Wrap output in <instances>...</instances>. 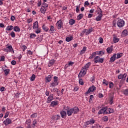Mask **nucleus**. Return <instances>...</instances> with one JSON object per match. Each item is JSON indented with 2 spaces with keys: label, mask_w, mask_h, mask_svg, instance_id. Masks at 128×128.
<instances>
[{
  "label": "nucleus",
  "mask_w": 128,
  "mask_h": 128,
  "mask_svg": "<svg viewBox=\"0 0 128 128\" xmlns=\"http://www.w3.org/2000/svg\"><path fill=\"white\" fill-rule=\"evenodd\" d=\"M84 32L86 34V36H88V34H90L92 32V28H91L90 29H89L88 30L85 29L84 30Z\"/></svg>",
  "instance_id": "11"
},
{
  "label": "nucleus",
  "mask_w": 128,
  "mask_h": 128,
  "mask_svg": "<svg viewBox=\"0 0 128 128\" xmlns=\"http://www.w3.org/2000/svg\"><path fill=\"white\" fill-rule=\"evenodd\" d=\"M96 56V52H93L92 55L90 56L89 58L90 60H92L94 58V56Z\"/></svg>",
  "instance_id": "19"
},
{
  "label": "nucleus",
  "mask_w": 128,
  "mask_h": 128,
  "mask_svg": "<svg viewBox=\"0 0 128 128\" xmlns=\"http://www.w3.org/2000/svg\"><path fill=\"white\" fill-rule=\"evenodd\" d=\"M85 74H86V69L83 68L80 72L78 76V78H82V76H84Z\"/></svg>",
  "instance_id": "4"
},
{
  "label": "nucleus",
  "mask_w": 128,
  "mask_h": 128,
  "mask_svg": "<svg viewBox=\"0 0 128 128\" xmlns=\"http://www.w3.org/2000/svg\"><path fill=\"white\" fill-rule=\"evenodd\" d=\"M26 46L23 45L22 47V50H23V52H24V50H26Z\"/></svg>",
  "instance_id": "52"
},
{
  "label": "nucleus",
  "mask_w": 128,
  "mask_h": 128,
  "mask_svg": "<svg viewBox=\"0 0 128 128\" xmlns=\"http://www.w3.org/2000/svg\"><path fill=\"white\" fill-rule=\"evenodd\" d=\"M112 86H114V83L112 82H110L109 84V88H112Z\"/></svg>",
  "instance_id": "59"
},
{
  "label": "nucleus",
  "mask_w": 128,
  "mask_h": 128,
  "mask_svg": "<svg viewBox=\"0 0 128 128\" xmlns=\"http://www.w3.org/2000/svg\"><path fill=\"white\" fill-rule=\"evenodd\" d=\"M62 22L60 20H59L56 23V26H57L58 28H62Z\"/></svg>",
  "instance_id": "13"
},
{
  "label": "nucleus",
  "mask_w": 128,
  "mask_h": 128,
  "mask_svg": "<svg viewBox=\"0 0 128 128\" xmlns=\"http://www.w3.org/2000/svg\"><path fill=\"white\" fill-rule=\"evenodd\" d=\"M20 94V93H17L15 94L14 98H18V96Z\"/></svg>",
  "instance_id": "62"
},
{
  "label": "nucleus",
  "mask_w": 128,
  "mask_h": 128,
  "mask_svg": "<svg viewBox=\"0 0 128 128\" xmlns=\"http://www.w3.org/2000/svg\"><path fill=\"white\" fill-rule=\"evenodd\" d=\"M128 30H124L122 32V36H128Z\"/></svg>",
  "instance_id": "16"
},
{
  "label": "nucleus",
  "mask_w": 128,
  "mask_h": 128,
  "mask_svg": "<svg viewBox=\"0 0 128 128\" xmlns=\"http://www.w3.org/2000/svg\"><path fill=\"white\" fill-rule=\"evenodd\" d=\"M116 54H114L110 58V62H114V60H116Z\"/></svg>",
  "instance_id": "20"
},
{
  "label": "nucleus",
  "mask_w": 128,
  "mask_h": 128,
  "mask_svg": "<svg viewBox=\"0 0 128 128\" xmlns=\"http://www.w3.org/2000/svg\"><path fill=\"white\" fill-rule=\"evenodd\" d=\"M7 48H8L10 50L9 52H14V51L12 50V46H8Z\"/></svg>",
  "instance_id": "43"
},
{
  "label": "nucleus",
  "mask_w": 128,
  "mask_h": 128,
  "mask_svg": "<svg viewBox=\"0 0 128 128\" xmlns=\"http://www.w3.org/2000/svg\"><path fill=\"white\" fill-rule=\"evenodd\" d=\"M40 12L42 14H46V9L45 7H42L40 8Z\"/></svg>",
  "instance_id": "21"
},
{
  "label": "nucleus",
  "mask_w": 128,
  "mask_h": 128,
  "mask_svg": "<svg viewBox=\"0 0 128 128\" xmlns=\"http://www.w3.org/2000/svg\"><path fill=\"white\" fill-rule=\"evenodd\" d=\"M107 50V52H108V54H110V52H112V48H108L106 49Z\"/></svg>",
  "instance_id": "37"
},
{
  "label": "nucleus",
  "mask_w": 128,
  "mask_h": 128,
  "mask_svg": "<svg viewBox=\"0 0 128 128\" xmlns=\"http://www.w3.org/2000/svg\"><path fill=\"white\" fill-rule=\"evenodd\" d=\"M34 80H36V75H34V74H33L32 75V76H31L30 80H31V82H34Z\"/></svg>",
  "instance_id": "36"
},
{
  "label": "nucleus",
  "mask_w": 128,
  "mask_h": 128,
  "mask_svg": "<svg viewBox=\"0 0 128 128\" xmlns=\"http://www.w3.org/2000/svg\"><path fill=\"white\" fill-rule=\"evenodd\" d=\"M122 53H118L116 58H122Z\"/></svg>",
  "instance_id": "40"
},
{
  "label": "nucleus",
  "mask_w": 128,
  "mask_h": 128,
  "mask_svg": "<svg viewBox=\"0 0 128 128\" xmlns=\"http://www.w3.org/2000/svg\"><path fill=\"white\" fill-rule=\"evenodd\" d=\"M52 100H54V97L52 96H50L48 98L47 100V102L50 103V102Z\"/></svg>",
  "instance_id": "17"
},
{
  "label": "nucleus",
  "mask_w": 128,
  "mask_h": 128,
  "mask_svg": "<svg viewBox=\"0 0 128 128\" xmlns=\"http://www.w3.org/2000/svg\"><path fill=\"white\" fill-rule=\"evenodd\" d=\"M10 36L12 38H15L16 37V34H14V32H12L10 33Z\"/></svg>",
  "instance_id": "54"
},
{
  "label": "nucleus",
  "mask_w": 128,
  "mask_h": 128,
  "mask_svg": "<svg viewBox=\"0 0 128 128\" xmlns=\"http://www.w3.org/2000/svg\"><path fill=\"white\" fill-rule=\"evenodd\" d=\"M60 114H61V116L62 118H66V112H64V111H61L60 112Z\"/></svg>",
  "instance_id": "14"
},
{
  "label": "nucleus",
  "mask_w": 128,
  "mask_h": 128,
  "mask_svg": "<svg viewBox=\"0 0 128 128\" xmlns=\"http://www.w3.org/2000/svg\"><path fill=\"white\" fill-rule=\"evenodd\" d=\"M58 104V101H53L51 102V106H56Z\"/></svg>",
  "instance_id": "22"
},
{
  "label": "nucleus",
  "mask_w": 128,
  "mask_h": 128,
  "mask_svg": "<svg viewBox=\"0 0 128 128\" xmlns=\"http://www.w3.org/2000/svg\"><path fill=\"white\" fill-rule=\"evenodd\" d=\"M10 20H11L14 22V20H16V18L14 17V16H12L11 18H10Z\"/></svg>",
  "instance_id": "58"
},
{
  "label": "nucleus",
  "mask_w": 128,
  "mask_h": 128,
  "mask_svg": "<svg viewBox=\"0 0 128 128\" xmlns=\"http://www.w3.org/2000/svg\"><path fill=\"white\" fill-rule=\"evenodd\" d=\"M82 16H84V14H80L79 15H78V16H77L78 20H82Z\"/></svg>",
  "instance_id": "26"
},
{
  "label": "nucleus",
  "mask_w": 128,
  "mask_h": 128,
  "mask_svg": "<svg viewBox=\"0 0 128 128\" xmlns=\"http://www.w3.org/2000/svg\"><path fill=\"white\" fill-rule=\"evenodd\" d=\"M106 114V107L102 108L98 112V114Z\"/></svg>",
  "instance_id": "6"
},
{
  "label": "nucleus",
  "mask_w": 128,
  "mask_h": 128,
  "mask_svg": "<svg viewBox=\"0 0 128 128\" xmlns=\"http://www.w3.org/2000/svg\"><path fill=\"white\" fill-rule=\"evenodd\" d=\"M11 64L12 66H14L16 64V60H12Z\"/></svg>",
  "instance_id": "60"
},
{
  "label": "nucleus",
  "mask_w": 128,
  "mask_h": 128,
  "mask_svg": "<svg viewBox=\"0 0 128 128\" xmlns=\"http://www.w3.org/2000/svg\"><path fill=\"white\" fill-rule=\"evenodd\" d=\"M32 122V120L30 119H29L28 120L26 121V124L28 125L30 124V123Z\"/></svg>",
  "instance_id": "55"
},
{
  "label": "nucleus",
  "mask_w": 128,
  "mask_h": 128,
  "mask_svg": "<svg viewBox=\"0 0 128 128\" xmlns=\"http://www.w3.org/2000/svg\"><path fill=\"white\" fill-rule=\"evenodd\" d=\"M42 30H45L46 32H48V28L44 25L42 26Z\"/></svg>",
  "instance_id": "33"
},
{
  "label": "nucleus",
  "mask_w": 128,
  "mask_h": 128,
  "mask_svg": "<svg viewBox=\"0 0 128 128\" xmlns=\"http://www.w3.org/2000/svg\"><path fill=\"white\" fill-rule=\"evenodd\" d=\"M58 83H56L55 82H54L52 83H50V88H54V86H58Z\"/></svg>",
  "instance_id": "27"
},
{
  "label": "nucleus",
  "mask_w": 128,
  "mask_h": 128,
  "mask_svg": "<svg viewBox=\"0 0 128 128\" xmlns=\"http://www.w3.org/2000/svg\"><path fill=\"white\" fill-rule=\"evenodd\" d=\"M103 84H106V86H108V82L106 81V80H103Z\"/></svg>",
  "instance_id": "50"
},
{
  "label": "nucleus",
  "mask_w": 128,
  "mask_h": 128,
  "mask_svg": "<svg viewBox=\"0 0 128 128\" xmlns=\"http://www.w3.org/2000/svg\"><path fill=\"white\" fill-rule=\"evenodd\" d=\"M79 84H82V86H84V80L80 78L79 80Z\"/></svg>",
  "instance_id": "45"
},
{
  "label": "nucleus",
  "mask_w": 128,
  "mask_h": 128,
  "mask_svg": "<svg viewBox=\"0 0 128 128\" xmlns=\"http://www.w3.org/2000/svg\"><path fill=\"white\" fill-rule=\"evenodd\" d=\"M96 120H94L92 119L91 120H88L86 122V126H88V124H94Z\"/></svg>",
  "instance_id": "8"
},
{
  "label": "nucleus",
  "mask_w": 128,
  "mask_h": 128,
  "mask_svg": "<svg viewBox=\"0 0 128 128\" xmlns=\"http://www.w3.org/2000/svg\"><path fill=\"white\" fill-rule=\"evenodd\" d=\"M96 54H98V56H104V52H102V51H98V52H96Z\"/></svg>",
  "instance_id": "23"
},
{
  "label": "nucleus",
  "mask_w": 128,
  "mask_h": 128,
  "mask_svg": "<svg viewBox=\"0 0 128 128\" xmlns=\"http://www.w3.org/2000/svg\"><path fill=\"white\" fill-rule=\"evenodd\" d=\"M4 72L6 76H8L10 74V69H6L4 70Z\"/></svg>",
  "instance_id": "34"
},
{
  "label": "nucleus",
  "mask_w": 128,
  "mask_h": 128,
  "mask_svg": "<svg viewBox=\"0 0 128 128\" xmlns=\"http://www.w3.org/2000/svg\"><path fill=\"white\" fill-rule=\"evenodd\" d=\"M48 5L46 3V2H44L42 4V7L43 8H48Z\"/></svg>",
  "instance_id": "44"
},
{
  "label": "nucleus",
  "mask_w": 128,
  "mask_h": 128,
  "mask_svg": "<svg viewBox=\"0 0 128 128\" xmlns=\"http://www.w3.org/2000/svg\"><path fill=\"white\" fill-rule=\"evenodd\" d=\"M99 10H100V12H98V16L96 18V20L97 22H100V20H102V9L99 8Z\"/></svg>",
  "instance_id": "7"
},
{
  "label": "nucleus",
  "mask_w": 128,
  "mask_h": 128,
  "mask_svg": "<svg viewBox=\"0 0 128 128\" xmlns=\"http://www.w3.org/2000/svg\"><path fill=\"white\" fill-rule=\"evenodd\" d=\"M38 21L36 22H35L34 23V26H33V28L34 30H36L38 28Z\"/></svg>",
  "instance_id": "15"
},
{
  "label": "nucleus",
  "mask_w": 128,
  "mask_h": 128,
  "mask_svg": "<svg viewBox=\"0 0 128 128\" xmlns=\"http://www.w3.org/2000/svg\"><path fill=\"white\" fill-rule=\"evenodd\" d=\"M80 112V109H78V108L75 107L73 108L69 109L67 110V114L70 116H72V114H78Z\"/></svg>",
  "instance_id": "1"
},
{
  "label": "nucleus",
  "mask_w": 128,
  "mask_h": 128,
  "mask_svg": "<svg viewBox=\"0 0 128 128\" xmlns=\"http://www.w3.org/2000/svg\"><path fill=\"white\" fill-rule=\"evenodd\" d=\"M10 114V112H7L6 113L5 116H4V118H8V114Z\"/></svg>",
  "instance_id": "56"
},
{
  "label": "nucleus",
  "mask_w": 128,
  "mask_h": 128,
  "mask_svg": "<svg viewBox=\"0 0 128 128\" xmlns=\"http://www.w3.org/2000/svg\"><path fill=\"white\" fill-rule=\"evenodd\" d=\"M38 124V121H36V120H34L32 122L33 128H34V126H36V124Z\"/></svg>",
  "instance_id": "41"
},
{
  "label": "nucleus",
  "mask_w": 128,
  "mask_h": 128,
  "mask_svg": "<svg viewBox=\"0 0 128 128\" xmlns=\"http://www.w3.org/2000/svg\"><path fill=\"white\" fill-rule=\"evenodd\" d=\"M31 118H34L38 116V113H34L30 116Z\"/></svg>",
  "instance_id": "42"
},
{
  "label": "nucleus",
  "mask_w": 128,
  "mask_h": 128,
  "mask_svg": "<svg viewBox=\"0 0 128 128\" xmlns=\"http://www.w3.org/2000/svg\"><path fill=\"white\" fill-rule=\"evenodd\" d=\"M99 42L100 44H102V42H104V39H102V38H99Z\"/></svg>",
  "instance_id": "51"
},
{
  "label": "nucleus",
  "mask_w": 128,
  "mask_h": 128,
  "mask_svg": "<svg viewBox=\"0 0 128 128\" xmlns=\"http://www.w3.org/2000/svg\"><path fill=\"white\" fill-rule=\"evenodd\" d=\"M50 30L52 32V34H53V32H54V26H51Z\"/></svg>",
  "instance_id": "35"
},
{
  "label": "nucleus",
  "mask_w": 128,
  "mask_h": 128,
  "mask_svg": "<svg viewBox=\"0 0 128 128\" xmlns=\"http://www.w3.org/2000/svg\"><path fill=\"white\" fill-rule=\"evenodd\" d=\"M96 90V88L94 86H92L90 88H89L88 92H85V94H90V92H94V90Z\"/></svg>",
  "instance_id": "5"
},
{
  "label": "nucleus",
  "mask_w": 128,
  "mask_h": 128,
  "mask_svg": "<svg viewBox=\"0 0 128 128\" xmlns=\"http://www.w3.org/2000/svg\"><path fill=\"white\" fill-rule=\"evenodd\" d=\"M117 26L118 28H122L124 26V21L122 19H119L117 22Z\"/></svg>",
  "instance_id": "3"
},
{
  "label": "nucleus",
  "mask_w": 128,
  "mask_h": 128,
  "mask_svg": "<svg viewBox=\"0 0 128 128\" xmlns=\"http://www.w3.org/2000/svg\"><path fill=\"white\" fill-rule=\"evenodd\" d=\"M6 58V57L4 56H2L1 57H0V60L2 61V62H4V59Z\"/></svg>",
  "instance_id": "53"
},
{
  "label": "nucleus",
  "mask_w": 128,
  "mask_h": 128,
  "mask_svg": "<svg viewBox=\"0 0 128 128\" xmlns=\"http://www.w3.org/2000/svg\"><path fill=\"white\" fill-rule=\"evenodd\" d=\"M80 7L78 6H76V12H80V8H78Z\"/></svg>",
  "instance_id": "63"
},
{
  "label": "nucleus",
  "mask_w": 128,
  "mask_h": 128,
  "mask_svg": "<svg viewBox=\"0 0 128 128\" xmlns=\"http://www.w3.org/2000/svg\"><path fill=\"white\" fill-rule=\"evenodd\" d=\"M70 40H72V36H70V37H67L66 38V42H70Z\"/></svg>",
  "instance_id": "32"
},
{
  "label": "nucleus",
  "mask_w": 128,
  "mask_h": 128,
  "mask_svg": "<svg viewBox=\"0 0 128 128\" xmlns=\"http://www.w3.org/2000/svg\"><path fill=\"white\" fill-rule=\"evenodd\" d=\"M90 62H88L85 65V66H84V68L86 70V68H90Z\"/></svg>",
  "instance_id": "31"
},
{
  "label": "nucleus",
  "mask_w": 128,
  "mask_h": 128,
  "mask_svg": "<svg viewBox=\"0 0 128 128\" xmlns=\"http://www.w3.org/2000/svg\"><path fill=\"white\" fill-rule=\"evenodd\" d=\"M54 82L56 84H58V78L56 76H54Z\"/></svg>",
  "instance_id": "38"
},
{
  "label": "nucleus",
  "mask_w": 128,
  "mask_h": 128,
  "mask_svg": "<svg viewBox=\"0 0 128 128\" xmlns=\"http://www.w3.org/2000/svg\"><path fill=\"white\" fill-rule=\"evenodd\" d=\"M102 118L104 122H108V116H104Z\"/></svg>",
  "instance_id": "46"
},
{
  "label": "nucleus",
  "mask_w": 128,
  "mask_h": 128,
  "mask_svg": "<svg viewBox=\"0 0 128 128\" xmlns=\"http://www.w3.org/2000/svg\"><path fill=\"white\" fill-rule=\"evenodd\" d=\"M36 34H40V29L38 28H36Z\"/></svg>",
  "instance_id": "48"
},
{
  "label": "nucleus",
  "mask_w": 128,
  "mask_h": 128,
  "mask_svg": "<svg viewBox=\"0 0 128 128\" xmlns=\"http://www.w3.org/2000/svg\"><path fill=\"white\" fill-rule=\"evenodd\" d=\"M54 62H56V60H52L49 62V64H48V66L50 67L52 66H54Z\"/></svg>",
  "instance_id": "12"
},
{
  "label": "nucleus",
  "mask_w": 128,
  "mask_h": 128,
  "mask_svg": "<svg viewBox=\"0 0 128 128\" xmlns=\"http://www.w3.org/2000/svg\"><path fill=\"white\" fill-rule=\"evenodd\" d=\"M104 59L103 58H100V56H96L94 58V62H96V64H98V62L102 64V62H104Z\"/></svg>",
  "instance_id": "2"
},
{
  "label": "nucleus",
  "mask_w": 128,
  "mask_h": 128,
  "mask_svg": "<svg viewBox=\"0 0 128 128\" xmlns=\"http://www.w3.org/2000/svg\"><path fill=\"white\" fill-rule=\"evenodd\" d=\"M112 102H114V96H112L110 98V104H112Z\"/></svg>",
  "instance_id": "29"
},
{
  "label": "nucleus",
  "mask_w": 128,
  "mask_h": 128,
  "mask_svg": "<svg viewBox=\"0 0 128 128\" xmlns=\"http://www.w3.org/2000/svg\"><path fill=\"white\" fill-rule=\"evenodd\" d=\"M75 22H76V21L74 20L73 19H71L69 21V24L71 26H72V24H74Z\"/></svg>",
  "instance_id": "30"
},
{
  "label": "nucleus",
  "mask_w": 128,
  "mask_h": 128,
  "mask_svg": "<svg viewBox=\"0 0 128 128\" xmlns=\"http://www.w3.org/2000/svg\"><path fill=\"white\" fill-rule=\"evenodd\" d=\"M124 94L126 96H128V89H126L124 91Z\"/></svg>",
  "instance_id": "47"
},
{
  "label": "nucleus",
  "mask_w": 128,
  "mask_h": 128,
  "mask_svg": "<svg viewBox=\"0 0 128 128\" xmlns=\"http://www.w3.org/2000/svg\"><path fill=\"white\" fill-rule=\"evenodd\" d=\"M98 96H99V98H103L104 97V95L102 93H99Z\"/></svg>",
  "instance_id": "64"
},
{
  "label": "nucleus",
  "mask_w": 128,
  "mask_h": 128,
  "mask_svg": "<svg viewBox=\"0 0 128 128\" xmlns=\"http://www.w3.org/2000/svg\"><path fill=\"white\" fill-rule=\"evenodd\" d=\"M56 90H58V88H54L53 90H51V92H56Z\"/></svg>",
  "instance_id": "61"
},
{
  "label": "nucleus",
  "mask_w": 128,
  "mask_h": 128,
  "mask_svg": "<svg viewBox=\"0 0 128 128\" xmlns=\"http://www.w3.org/2000/svg\"><path fill=\"white\" fill-rule=\"evenodd\" d=\"M46 80H48V82H50V80H52V76H48L46 78Z\"/></svg>",
  "instance_id": "39"
},
{
  "label": "nucleus",
  "mask_w": 128,
  "mask_h": 128,
  "mask_svg": "<svg viewBox=\"0 0 128 128\" xmlns=\"http://www.w3.org/2000/svg\"><path fill=\"white\" fill-rule=\"evenodd\" d=\"M86 50V47L84 46L82 50L80 52V54H84Z\"/></svg>",
  "instance_id": "28"
},
{
  "label": "nucleus",
  "mask_w": 128,
  "mask_h": 128,
  "mask_svg": "<svg viewBox=\"0 0 128 128\" xmlns=\"http://www.w3.org/2000/svg\"><path fill=\"white\" fill-rule=\"evenodd\" d=\"M124 78V76H122V74H120L118 76V80H122V78Z\"/></svg>",
  "instance_id": "57"
},
{
  "label": "nucleus",
  "mask_w": 128,
  "mask_h": 128,
  "mask_svg": "<svg viewBox=\"0 0 128 128\" xmlns=\"http://www.w3.org/2000/svg\"><path fill=\"white\" fill-rule=\"evenodd\" d=\"M35 36H36V35L34 34H30V38H35Z\"/></svg>",
  "instance_id": "49"
},
{
  "label": "nucleus",
  "mask_w": 128,
  "mask_h": 128,
  "mask_svg": "<svg viewBox=\"0 0 128 128\" xmlns=\"http://www.w3.org/2000/svg\"><path fill=\"white\" fill-rule=\"evenodd\" d=\"M14 29V26H8L6 28V30H12Z\"/></svg>",
  "instance_id": "24"
},
{
  "label": "nucleus",
  "mask_w": 128,
  "mask_h": 128,
  "mask_svg": "<svg viewBox=\"0 0 128 128\" xmlns=\"http://www.w3.org/2000/svg\"><path fill=\"white\" fill-rule=\"evenodd\" d=\"M120 39L116 37H114L113 39V42L114 44L118 42Z\"/></svg>",
  "instance_id": "25"
},
{
  "label": "nucleus",
  "mask_w": 128,
  "mask_h": 128,
  "mask_svg": "<svg viewBox=\"0 0 128 128\" xmlns=\"http://www.w3.org/2000/svg\"><path fill=\"white\" fill-rule=\"evenodd\" d=\"M106 114H112L114 112L112 108H108L106 107Z\"/></svg>",
  "instance_id": "9"
},
{
  "label": "nucleus",
  "mask_w": 128,
  "mask_h": 128,
  "mask_svg": "<svg viewBox=\"0 0 128 128\" xmlns=\"http://www.w3.org/2000/svg\"><path fill=\"white\" fill-rule=\"evenodd\" d=\"M14 32H20V28H18V26H14Z\"/></svg>",
  "instance_id": "18"
},
{
  "label": "nucleus",
  "mask_w": 128,
  "mask_h": 128,
  "mask_svg": "<svg viewBox=\"0 0 128 128\" xmlns=\"http://www.w3.org/2000/svg\"><path fill=\"white\" fill-rule=\"evenodd\" d=\"M4 124H5L6 126H8V124H12V120L10 118H7L4 122Z\"/></svg>",
  "instance_id": "10"
}]
</instances>
